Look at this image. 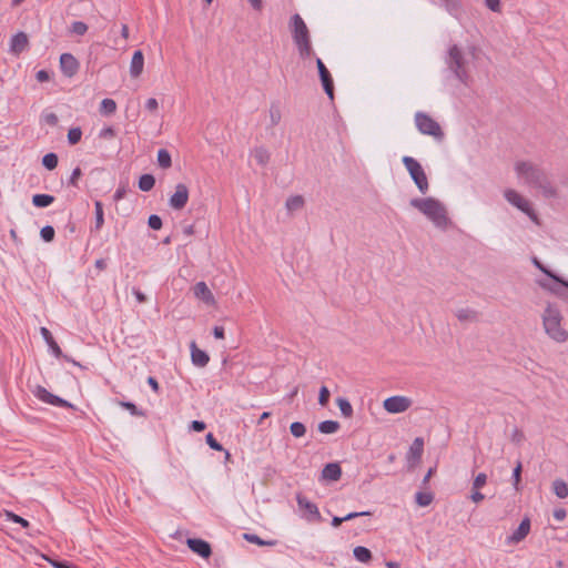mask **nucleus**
<instances>
[{"mask_svg": "<svg viewBox=\"0 0 568 568\" xmlns=\"http://www.w3.org/2000/svg\"><path fill=\"white\" fill-rule=\"evenodd\" d=\"M118 404L122 408L129 410V413L132 416H140V417L145 416V413L142 409L138 408V406L134 403H132V402H129V400H118Z\"/></svg>", "mask_w": 568, "mask_h": 568, "instance_id": "nucleus-39", "label": "nucleus"}, {"mask_svg": "<svg viewBox=\"0 0 568 568\" xmlns=\"http://www.w3.org/2000/svg\"><path fill=\"white\" fill-rule=\"evenodd\" d=\"M285 206L287 211L294 212L304 206V199L302 195H293L286 200Z\"/></svg>", "mask_w": 568, "mask_h": 568, "instance_id": "nucleus-37", "label": "nucleus"}, {"mask_svg": "<svg viewBox=\"0 0 568 568\" xmlns=\"http://www.w3.org/2000/svg\"><path fill=\"white\" fill-rule=\"evenodd\" d=\"M213 336L216 339H223L225 337V331L223 326H214L213 327Z\"/></svg>", "mask_w": 568, "mask_h": 568, "instance_id": "nucleus-64", "label": "nucleus"}, {"mask_svg": "<svg viewBox=\"0 0 568 568\" xmlns=\"http://www.w3.org/2000/svg\"><path fill=\"white\" fill-rule=\"evenodd\" d=\"M67 138H68V143L70 145H75L77 143H79L82 138L81 128L74 126V128L69 129Z\"/></svg>", "mask_w": 568, "mask_h": 568, "instance_id": "nucleus-44", "label": "nucleus"}, {"mask_svg": "<svg viewBox=\"0 0 568 568\" xmlns=\"http://www.w3.org/2000/svg\"><path fill=\"white\" fill-rule=\"evenodd\" d=\"M53 202H54V196L50 195V194L38 193L32 196V204L36 207H40V209L48 207Z\"/></svg>", "mask_w": 568, "mask_h": 568, "instance_id": "nucleus-28", "label": "nucleus"}, {"mask_svg": "<svg viewBox=\"0 0 568 568\" xmlns=\"http://www.w3.org/2000/svg\"><path fill=\"white\" fill-rule=\"evenodd\" d=\"M186 545L191 551L199 555L200 557L207 559L212 555V547L210 542L202 538H187Z\"/></svg>", "mask_w": 568, "mask_h": 568, "instance_id": "nucleus-15", "label": "nucleus"}, {"mask_svg": "<svg viewBox=\"0 0 568 568\" xmlns=\"http://www.w3.org/2000/svg\"><path fill=\"white\" fill-rule=\"evenodd\" d=\"M126 192H128V187H126V185H120V186L115 190V192H114V194H113V200H114V202H119V201H121V200L126 195Z\"/></svg>", "mask_w": 568, "mask_h": 568, "instance_id": "nucleus-56", "label": "nucleus"}, {"mask_svg": "<svg viewBox=\"0 0 568 568\" xmlns=\"http://www.w3.org/2000/svg\"><path fill=\"white\" fill-rule=\"evenodd\" d=\"M194 295L207 304L214 302V296L205 282H197L194 285Z\"/></svg>", "mask_w": 568, "mask_h": 568, "instance_id": "nucleus-23", "label": "nucleus"}, {"mask_svg": "<svg viewBox=\"0 0 568 568\" xmlns=\"http://www.w3.org/2000/svg\"><path fill=\"white\" fill-rule=\"evenodd\" d=\"M487 483V475L485 473H479L475 476L473 481V489H480Z\"/></svg>", "mask_w": 568, "mask_h": 568, "instance_id": "nucleus-52", "label": "nucleus"}, {"mask_svg": "<svg viewBox=\"0 0 568 568\" xmlns=\"http://www.w3.org/2000/svg\"><path fill=\"white\" fill-rule=\"evenodd\" d=\"M146 383L155 394H159L160 385L155 377L149 376Z\"/></svg>", "mask_w": 568, "mask_h": 568, "instance_id": "nucleus-60", "label": "nucleus"}, {"mask_svg": "<svg viewBox=\"0 0 568 568\" xmlns=\"http://www.w3.org/2000/svg\"><path fill=\"white\" fill-rule=\"evenodd\" d=\"M290 432L291 434L296 437V438H300V437H303L306 433V427L303 423L301 422H293L290 426Z\"/></svg>", "mask_w": 568, "mask_h": 568, "instance_id": "nucleus-45", "label": "nucleus"}, {"mask_svg": "<svg viewBox=\"0 0 568 568\" xmlns=\"http://www.w3.org/2000/svg\"><path fill=\"white\" fill-rule=\"evenodd\" d=\"M4 517H6V520L12 521L14 524H19L22 528L27 529V528L30 527L29 520H27L23 517L14 514L13 511L4 510Z\"/></svg>", "mask_w": 568, "mask_h": 568, "instance_id": "nucleus-38", "label": "nucleus"}, {"mask_svg": "<svg viewBox=\"0 0 568 568\" xmlns=\"http://www.w3.org/2000/svg\"><path fill=\"white\" fill-rule=\"evenodd\" d=\"M514 170L518 180L524 185L529 189L539 190L546 199L557 197V189L541 165L523 160L515 163Z\"/></svg>", "mask_w": 568, "mask_h": 568, "instance_id": "nucleus-1", "label": "nucleus"}, {"mask_svg": "<svg viewBox=\"0 0 568 568\" xmlns=\"http://www.w3.org/2000/svg\"><path fill=\"white\" fill-rule=\"evenodd\" d=\"M40 334H41L42 338L44 339V342L47 343L49 351L51 352V354L54 357L62 358L64 361H69V356L62 353L60 346L58 345V343L53 338L51 332L47 327L42 326L40 328Z\"/></svg>", "mask_w": 568, "mask_h": 568, "instance_id": "nucleus-18", "label": "nucleus"}, {"mask_svg": "<svg viewBox=\"0 0 568 568\" xmlns=\"http://www.w3.org/2000/svg\"><path fill=\"white\" fill-rule=\"evenodd\" d=\"M329 389L326 386H322L318 393V404L323 407L327 406L329 402Z\"/></svg>", "mask_w": 568, "mask_h": 568, "instance_id": "nucleus-50", "label": "nucleus"}, {"mask_svg": "<svg viewBox=\"0 0 568 568\" xmlns=\"http://www.w3.org/2000/svg\"><path fill=\"white\" fill-rule=\"evenodd\" d=\"M252 155L261 166H265L271 159L270 152L264 146L254 148V150L252 151Z\"/></svg>", "mask_w": 568, "mask_h": 568, "instance_id": "nucleus-27", "label": "nucleus"}, {"mask_svg": "<svg viewBox=\"0 0 568 568\" xmlns=\"http://www.w3.org/2000/svg\"><path fill=\"white\" fill-rule=\"evenodd\" d=\"M100 111H101V113H103L105 115L113 114L116 111V103H115V101L113 99H110V98L103 99L101 101Z\"/></svg>", "mask_w": 568, "mask_h": 568, "instance_id": "nucleus-42", "label": "nucleus"}, {"mask_svg": "<svg viewBox=\"0 0 568 568\" xmlns=\"http://www.w3.org/2000/svg\"><path fill=\"white\" fill-rule=\"evenodd\" d=\"M144 67V55L141 50H136L133 52L131 64H130V74L133 78H138Z\"/></svg>", "mask_w": 568, "mask_h": 568, "instance_id": "nucleus-22", "label": "nucleus"}, {"mask_svg": "<svg viewBox=\"0 0 568 568\" xmlns=\"http://www.w3.org/2000/svg\"><path fill=\"white\" fill-rule=\"evenodd\" d=\"M339 427L341 425L336 420H323L318 424V432L322 434H334Z\"/></svg>", "mask_w": 568, "mask_h": 568, "instance_id": "nucleus-33", "label": "nucleus"}, {"mask_svg": "<svg viewBox=\"0 0 568 568\" xmlns=\"http://www.w3.org/2000/svg\"><path fill=\"white\" fill-rule=\"evenodd\" d=\"M354 557L359 562H368L372 559V551L364 546H356L353 550Z\"/></svg>", "mask_w": 568, "mask_h": 568, "instance_id": "nucleus-31", "label": "nucleus"}, {"mask_svg": "<svg viewBox=\"0 0 568 568\" xmlns=\"http://www.w3.org/2000/svg\"><path fill=\"white\" fill-rule=\"evenodd\" d=\"M191 351V361L194 366L205 367L210 362V356L205 351H202L197 347L196 343L193 341L190 344Z\"/></svg>", "mask_w": 568, "mask_h": 568, "instance_id": "nucleus-19", "label": "nucleus"}, {"mask_svg": "<svg viewBox=\"0 0 568 568\" xmlns=\"http://www.w3.org/2000/svg\"><path fill=\"white\" fill-rule=\"evenodd\" d=\"M189 201V187L184 183H178L175 191L169 199V205L176 211L183 210Z\"/></svg>", "mask_w": 568, "mask_h": 568, "instance_id": "nucleus-13", "label": "nucleus"}, {"mask_svg": "<svg viewBox=\"0 0 568 568\" xmlns=\"http://www.w3.org/2000/svg\"><path fill=\"white\" fill-rule=\"evenodd\" d=\"M115 134L116 133H115V130L113 126H105L99 132V138L109 140V139H113L115 136Z\"/></svg>", "mask_w": 568, "mask_h": 568, "instance_id": "nucleus-53", "label": "nucleus"}, {"mask_svg": "<svg viewBox=\"0 0 568 568\" xmlns=\"http://www.w3.org/2000/svg\"><path fill=\"white\" fill-rule=\"evenodd\" d=\"M336 404L341 410V414L346 417V418H351L353 416V406L352 404L349 403L348 399L344 398V397H338L336 399Z\"/></svg>", "mask_w": 568, "mask_h": 568, "instance_id": "nucleus-36", "label": "nucleus"}, {"mask_svg": "<svg viewBox=\"0 0 568 568\" xmlns=\"http://www.w3.org/2000/svg\"><path fill=\"white\" fill-rule=\"evenodd\" d=\"M60 69L65 77H73L79 70V61L71 53L60 55Z\"/></svg>", "mask_w": 568, "mask_h": 568, "instance_id": "nucleus-16", "label": "nucleus"}, {"mask_svg": "<svg viewBox=\"0 0 568 568\" xmlns=\"http://www.w3.org/2000/svg\"><path fill=\"white\" fill-rule=\"evenodd\" d=\"M159 108L158 100L155 98H150L145 102V109L150 112L156 111Z\"/></svg>", "mask_w": 568, "mask_h": 568, "instance_id": "nucleus-58", "label": "nucleus"}, {"mask_svg": "<svg viewBox=\"0 0 568 568\" xmlns=\"http://www.w3.org/2000/svg\"><path fill=\"white\" fill-rule=\"evenodd\" d=\"M410 405L412 399L400 395L390 396L383 402L384 409L390 414L404 413Z\"/></svg>", "mask_w": 568, "mask_h": 568, "instance_id": "nucleus-12", "label": "nucleus"}, {"mask_svg": "<svg viewBox=\"0 0 568 568\" xmlns=\"http://www.w3.org/2000/svg\"><path fill=\"white\" fill-rule=\"evenodd\" d=\"M94 209H95V221L94 225L91 227L92 232H99L103 224H104V213H103V204L101 201L94 202Z\"/></svg>", "mask_w": 568, "mask_h": 568, "instance_id": "nucleus-26", "label": "nucleus"}, {"mask_svg": "<svg viewBox=\"0 0 568 568\" xmlns=\"http://www.w3.org/2000/svg\"><path fill=\"white\" fill-rule=\"evenodd\" d=\"M342 476V468L338 463H328L322 469V478L329 481H337Z\"/></svg>", "mask_w": 568, "mask_h": 568, "instance_id": "nucleus-21", "label": "nucleus"}, {"mask_svg": "<svg viewBox=\"0 0 568 568\" xmlns=\"http://www.w3.org/2000/svg\"><path fill=\"white\" fill-rule=\"evenodd\" d=\"M158 164L163 169H168L172 165V158L168 150L160 149L158 152Z\"/></svg>", "mask_w": 568, "mask_h": 568, "instance_id": "nucleus-40", "label": "nucleus"}, {"mask_svg": "<svg viewBox=\"0 0 568 568\" xmlns=\"http://www.w3.org/2000/svg\"><path fill=\"white\" fill-rule=\"evenodd\" d=\"M521 471H523V465H521V462L518 460L515 468L513 469V475H511L513 485L516 490L519 489V484L521 480Z\"/></svg>", "mask_w": 568, "mask_h": 568, "instance_id": "nucleus-46", "label": "nucleus"}, {"mask_svg": "<svg viewBox=\"0 0 568 568\" xmlns=\"http://www.w3.org/2000/svg\"><path fill=\"white\" fill-rule=\"evenodd\" d=\"M243 537L246 541L257 546H275L277 542L276 540H264L258 535L250 532L244 534Z\"/></svg>", "mask_w": 568, "mask_h": 568, "instance_id": "nucleus-34", "label": "nucleus"}, {"mask_svg": "<svg viewBox=\"0 0 568 568\" xmlns=\"http://www.w3.org/2000/svg\"><path fill=\"white\" fill-rule=\"evenodd\" d=\"M532 264L547 276L554 273L548 267H546L537 257L532 258Z\"/></svg>", "mask_w": 568, "mask_h": 568, "instance_id": "nucleus-57", "label": "nucleus"}, {"mask_svg": "<svg viewBox=\"0 0 568 568\" xmlns=\"http://www.w3.org/2000/svg\"><path fill=\"white\" fill-rule=\"evenodd\" d=\"M434 495L426 491H417L415 495V501L420 507H426L432 504Z\"/></svg>", "mask_w": 568, "mask_h": 568, "instance_id": "nucleus-41", "label": "nucleus"}, {"mask_svg": "<svg viewBox=\"0 0 568 568\" xmlns=\"http://www.w3.org/2000/svg\"><path fill=\"white\" fill-rule=\"evenodd\" d=\"M485 3L488 9L494 12H498L500 10V1L499 0H485Z\"/></svg>", "mask_w": 568, "mask_h": 568, "instance_id": "nucleus-62", "label": "nucleus"}, {"mask_svg": "<svg viewBox=\"0 0 568 568\" xmlns=\"http://www.w3.org/2000/svg\"><path fill=\"white\" fill-rule=\"evenodd\" d=\"M530 531V519L525 517L517 529L506 538L507 545H515L524 540Z\"/></svg>", "mask_w": 568, "mask_h": 568, "instance_id": "nucleus-17", "label": "nucleus"}, {"mask_svg": "<svg viewBox=\"0 0 568 568\" xmlns=\"http://www.w3.org/2000/svg\"><path fill=\"white\" fill-rule=\"evenodd\" d=\"M205 442L210 446L211 449L222 452L224 450L223 446L217 442L212 433L206 434Z\"/></svg>", "mask_w": 568, "mask_h": 568, "instance_id": "nucleus-49", "label": "nucleus"}, {"mask_svg": "<svg viewBox=\"0 0 568 568\" xmlns=\"http://www.w3.org/2000/svg\"><path fill=\"white\" fill-rule=\"evenodd\" d=\"M445 62L454 77L464 85L468 87L470 82V75L466 68L467 61L462 49L457 44L449 47Z\"/></svg>", "mask_w": 568, "mask_h": 568, "instance_id": "nucleus-5", "label": "nucleus"}, {"mask_svg": "<svg viewBox=\"0 0 568 568\" xmlns=\"http://www.w3.org/2000/svg\"><path fill=\"white\" fill-rule=\"evenodd\" d=\"M316 67L318 70V75L323 85V89L327 97L333 100L334 99V81L331 72L322 61V59L316 58Z\"/></svg>", "mask_w": 568, "mask_h": 568, "instance_id": "nucleus-14", "label": "nucleus"}, {"mask_svg": "<svg viewBox=\"0 0 568 568\" xmlns=\"http://www.w3.org/2000/svg\"><path fill=\"white\" fill-rule=\"evenodd\" d=\"M415 125L422 134L430 135L436 141L442 142L445 138V133L442 130L439 123L425 112H422V111L416 112Z\"/></svg>", "mask_w": 568, "mask_h": 568, "instance_id": "nucleus-7", "label": "nucleus"}, {"mask_svg": "<svg viewBox=\"0 0 568 568\" xmlns=\"http://www.w3.org/2000/svg\"><path fill=\"white\" fill-rule=\"evenodd\" d=\"M548 277L551 281L540 280L538 281L539 286L558 298L568 300V281L556 273L550 274Z\"/></svg>", "mask_w": 568, "mask_h": 568, "instance_id": "nucleus-9", "label": "nucleus"}, {"mask_svg": "<svg viewBox=\"0 0 568 568\" xmlns=\"http://www.w3.org/2000/svg\"><path fill=\"white\" fill-rule=\"evenodd\" d=\"M562 315L557 306L548 304L542 314V325L546 334L557 343L568 339V331L561 326Z\"/></svg>", "mask_w": 568, "mask_h": 568, "instance_id": "nucleus-3", "label": "nucleus"}, {"mask_svg": "<svg viewBox=\"0 0 568 568\" xmlns=\"http://www.w3.org/2000/svg\"><path fill=\"white\" fill-rule=\"evenodd\" d=\"M88 31V26L83 21H73L70 26V32L77 36H83Z\"/></svg>", "mask_w": 568, "mask_h": 568, "instance_id": "nucleus-47", "label": "nucleus"}, {"mask_svg": "<svg viewBox=\"0 0 568 568\" xmlns=\"http://www.w3.org/2000/svg\"><path fill=\"white\" fill-rule=\"evenodd\" d=\"M456 317L460 322H473V321L477 320V312L475 310L469 308V307L459 308L456 312Z\"/></svg>", "mask_w": 568, "mask_h": 568, "instance_id": "nucleus-35", "label": "nucleus"}, {"mask_svg": "<svg viewBox=\"0 0 568 568\" xmlns=\"http://www.w3.org/2000/svg\"><path fill=\"white\" fill-rule=\"evenodd\" d=\"M410 206L423 213L436 227L445 230L449 224L445 205L435 197H415L409 201Z\"/></svg>", "mask_w": 568, "mask_h": 568, "instance_id": "nucleus-2", "label": "nucleus"}, {"mask_svg": "<svg viewBox=\"0 0 568 568\" xmlns=\"http://www.w3.org/2000/svg\"><path fill=\"white\" fill-rule=\"evenodd\" d=\"M33 395L41 402L63 408L75 409V406L67 399L50 393L45 387L38 385L33 390Z\"/></svg>", "mask_w": 568, "mask_h": 568, "instance_id": "nucleus-11", "label": "nucleus"}, {"mask_svg": "<svg viewBox=\"0 0 568 568\" xmlns=\"http://www.w3.org/2000/svg\"><path fill=\"white\" fill-rule=\"evenodd\" d=\"M155 178L152 174H142L139 179L138 186L143 192H149L154 187Z\"/></svg>", "mask_w": 568, "mask_h": 568, "instance_id": "nucleus-30", "label": "nucleus"}, {"mask_svg": "<svg viewBox=\"0 0 568 568\" xmlns=\"http://www.w3.org/2000/svg\"><path fill=\"white\" fill-rule=\"evenodd\" d=\"M552 490L558 498L564 499L568 497V485L562 479L554 480Z\"/></svg>", "mask_w": 568, "mask_h": 568, "instance_id": "nucleus-32", "label": "nucleus"}, {"mask_svg": "<svg viewBox=\"0 0 568 568\" xmlns=\"http://www.w3.org/2000/svg\"><path fill=\"white\" fill-rule=\"evenodd\" d=\"M423 452L424 440L422 437H416L409 447L408 457L418 462L422 458Z\"/></svg>", "mask_w": 568, "mask_h": 568, "instance_id": "nucleus-24", "label": "nucleus"}, {"mask_svg": "<svg viewBox=\"0 0 568 568\" xmlns=\"http://www.w3.org/2000/svg\"><path fill=\"white\" fill-rule=\"evenodd\" d=\"M205 428H206V424L203 420H192L190 426H189L190 430H193V432H196V433H201Z\"/></svg>", "mask_w": 568, "mask_h": 568, "instance_id": "nucleus-54", "label": "nucleus"}, {"mask_svg": "<svg viewBox=\"0 0 568 568\" xmlns=\"http://www.w3.org/2000/svg\"><path fill=\"white\" fill-rule=\"evenodd\" d=\"M44 121L47 124L51 125V126H54L58 124V116L55 113L51 112V113H47L44 114Z\"/></svg>", "mask_w": 568, "mask_h": 568, "instance_id": "nucleus-59", "label": "nucleus"}, {"mask_svg": "<svg viewBox=\"0 0 568 568\" xmlns=\"http://www.w3.org/2000/svg\"><path fill=\"white\" fill-rule=\"evenodd\" d=\"M82 174V171L79 166H77L75 169H73L72 173H71V176L69 179V185H72V186H78V180L79 178L81 176Z\"/></svg>", "mask_w": 568, "mask_h": 568, "instance_id": "nucleus-55", "label": "nucleus"}, {"mask_svg": "<svg viewBox=\"0 0 568 568\" xmlns=\"http://www.w3.org/2000/svg\"><path fill=\"white\" fill-rule=\"evenodd\" d=\"M402 162L405 169L408 171L412 180L416 184L418 191L422 194H426L428 192L429 184L427 175L420 163L416 159L408 155L403 156Z\"/></svg>", "mask_w": 568, "mask_h": 568, "instance_id": "nucleus-6", "label": "nucleus"}, {"mask_svg": "<svg viewBox=\"0 0 568 568\" xmlns=\"http://www.w3.org/2000/svg\"><path fill=\"white\" fill-rule=\"evenodd\" d=\"M40 236L44 242H52L55 236L54 227L51 225H45L40 230Z\"/></svg>", "mask_w": 568, "mask_h": 568, "instance_id": "nucleus-48", "label": "nucleus"}, {"mask_svg": "<svg viewBox=\"0 0 568 568\" xmlns=\"http://www.w3.org/2000/svg\"><path fill=\"white\" fill-rule=\"evenodd\" d=\"M445 10L453 17H458L462 12L460 0H439Z\"/></svg>", "mask_w": 568, "mask_h": 568, "instance_id": "nucleus-29", "label": "nucleus"}, {"mask_svg": "<svg viewBox=\"0 0 568 568\" xmlns=\"http://www.w3.org/2000/svg\"><path fill=\"white\" fill-rule=\"evenodd\" d=\"M28 43V36L24 32L20 31L11 37L10 49L13 53L19 54L26 50Z\"/></svg>", "mask_w": 568, "mask_h": 568, "instance_id": "nucleus-20", "label": "nucleus"}, {"mask_svg": "<svg viewBox=\"0 0 568 568\" xmlns=\"http://www.w3.org/2000/svg\"><path fill=\"white\" fill-rule=\"evenodd\" d=\"M52 566L54 568H77L73 564H71L70 561H67V560L53 561Z\"/></svg>", "mask_w": 568, "mask_h": 568, "instance_id": "nucleus-63", "label": "nucleus"}, {"mask_svg": "<svg viewBox=\"0 0 568 568\" xmlns=\"http://www.w3.org/2000/svg\"><path fill=\"white\" fill-rule=\"evenodd\" d=\"M58 162H59L58 155L53 152L47 153L42 158V165L47 170H50V171L54 170L58 166Z\"/></svg>", "mask_w": 568, "mask_h": 568, "instance_id": "nucleus-43", "label": "nucleus"}, {"mask_svg": "<svg viewBox=\"0 0 568 568\" xmlns=\"http://www.w3.org/2000/svg\"><path fill=\"white\" fill-rule=\"evenodd\" d=\"M270 126H276L282 120V110L280 101H273L270 104Z\"/></svg>", "mask_w": 568, "mask_h": 568, "instance_id": "nucleus-25", "label": "nucleus"}, {"mask_svg": "<svg viewBox=\"0 0 568 568\" xmlns=\"http://www.w3.org/2000/svg\"><path fill=\"white\" fill-rule=\"evenodd\" d=\"M36 79L39 81V82H47L50 80V74L47 70H39L37 73H36Z\"/></svg>", "mask_w": 568, "mask_h": 568, "instance_id": "nucleus-61", "label": "nucleus"}, {"mask_svg": "<svg viewBox=\"0 0 568 568\" xmlns=\"http://www.w3.org/2000/svg\"><path fill=\"white\" fill-rule=\"evenodd\" d=\"M148 225L152 230H160L163 225L161 216L158 214H151L148 219Z\"/></svg>", "mask_w": 568, "mask_h": 568, "instance_id": "nucleus-51", "label": "nucleus"}, {"mask_svg": "<svg viewBox=\"0 0 568 568\" xmlns=\"http://www.w3.org/2000/svg\"><path fill=\"white\" fill-rule=\"evenodd\" d=\"M504 196L511 205L516 206L523 213H525L532 222L539 223L538 215L532 209L530 202L523 197L517 191L507 189L504 192Z\"/></svg>", "mask_w": 568, "mask_h": 568, "instance_id": "nucleus-8", "label": "nucleus"}, {"mask_svg": "<svg viewBox=\"0 0 568 568\" xmlns=\"http://www.w3.org/2000/svg\"><path fill=\"white\" fill-rule=\"evenodd\" d=\"M296 503L301 510V517L308 523H320L321 513L316 504L308 500L303 494H296Z\"/></svg>", "mask_w": 568, "mask_h": 568, "instance_id": "nucleus-10", "label": "nucleus"}, {"mask_svg": "<svg viewBox=\"0 0 568 568\" xmlns=\"http://www.w3.org/2000/svg\"><path fill=\"white\" fill-rule=\"evenodd\" d=\"M290 28L300 57L302 59H308L313 54L311 36L306 23L298 13L291 17Z\"/></svg>", "mask_w": 568, "mask_h": 568, "instance_id": "nucleus-4", "label": "nucleus"}]
</instances>
